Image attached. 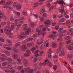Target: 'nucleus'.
<instances>
[{"instance_id": "10", "label": "nucleus", "mask_w": 73, "mask_h": 73, "mask_svg": "<svg viewBox=\"0 0 73 73\" xmlns=\"http://www.w3.org/2000/svg\"><path fill=\"white\" fill-rule=\"evenodd\" d=\"M47 61H48V60H46L43 62V63H42L41 62L39 64L40 66H43V65H46V62H47Z\"/></svg>"}, {"instance_id": "31", "label": "nucleus", "mask_w": 73, "mask_h": 73, "mask_svg": "<svg viewBox=\"0 0 73 73\" xmlns=\"http://www.w3.org/2000/svg\"><path fill=\"white\" fill-rule=\"evenodd\" d=\"M0 16L2 17V18L4 16V15L1 12V11H0Z\"/></svg>"}, {"instance_id": "51", "label": "nucleus", "mask_w": 73, "mask_h": 73, "mask_svg": "<svg viewBox=\"0 0 73 73\" xmlns=\"http://www.w3.org/2000/svg\"><path fill=\"white\" fill-rule=\"evenodd\" d=\"M2 25H5L6 24V23L5 22H3L1 23Z\"/></svg>"}, {"instance_id": "24", "label": "nucleus", "mask_w": 73, "mask_h": 73, "mask_svg": "<svg viewBox=\"0 0 73 73\" xmlns=\"http://www.w3.org/2000/svg\"><path fill=\"white\" fill-rule=\"evenodd\" d=\"M8 68L7 67H6L5 68V70L6 72H7V73H8V72H9L10 70L8 69Z\"/></svg>"}, {"instance_id": "12", "label": "nucleus", "mask_w": 73, "mask_h": 73, "mask_svg": "<svg viewBox=\"0 0 73 73\" xmlns=\"http://www.w3.org/2000/svg\"><path fill=\"white\" fill-rule=\"evenodd\" d=\"M20 13L19 12H17L15 15L14 16V17L15 18H19V16H20Z\"/></svg>"}, {"instance_id": "4", "label": "nucleus", "mask_w": 73, "mask_h": 73, "mask_svg": "<svg viewBox=\"0 0 73 73\" xmlns=\"http://www.w3.org/2000/svg\"><path fill=\"white\" fill-rule=\"evenodd\" d=\"M21 49L22 51H25L27 49V45L25 44H23L21 46Z\"/></svg>"}, {"instance_id": "33", "label": "nucleus", "mask_w": 73, "mask_h": 73, "mask_svg": "<svg viewBox=\"0 0 73 73\" xmlns=\"http://www.w3.org/2000/svg\"><path fill=\"white\" fill-rule=\"evenodd\" d=\"M24 20H25V19H24V18L23 17H21L19 18V21H23Z\"/></svg>"}, {"instance_id": "16", "label": "nucleus", "mask_w": 73, "mask_h": 73, "mask_svg": "<svg viewBox=\"0 0 73 73\" xmlns=\"http://www.w3.org/2000/svg\"><path fill=\"white\" fill-rule=\"evenodd\" d=\"M13 3L12 1H8L7 2L6 4L7 5H11Z\"/></svg>"}, {"instance_id": "2", "label": "nucleus", "mask_w": 73, "mask_h": 73, "mask_svg": "<svg viewBox=\"0 0 73 73\" xmlns=\"http://www.w3.org/2000/svg\"><path fill=\"white\" fill-rule=\"evenodd\" d=\"M61 47H59L57 50V52L58 53L60 52L59 56H64V49H62Z\"/></svg>"}, {"instance_id": "41", "label": "nucleus", "mask_w": 73, "mask_h": 73, "mask_svg": "<svg viewBox=\"0 0 73 73\" xmlns=\"http://www.w3.org/2000/svg\"><path fill=\"white\" fill-rule=\"evenodd\" d=\"M24 56L25 57H29L30 55L27 53L24 54Z\"/></svg>"}, {"instance_id": "50", "label": "nucleus", "mask_w": 73, "mask_h": 73, "mask_svg": "<svg viewBox=\"0 0 73 73\" xmlns=\"http://www.w3.org/2000/svg\"><path fill=\"white\" fill-rule=\"evenodd\" d=\"M54 7V6H52V7L49 9V11H52V10H53Z\"/></svg>"}, {"instance_id": "46", "label": "nucleus", "mask_w": 73, "mask_h": 73, "mask_svg": "<svg viewBox=\"0 0 73 73\" xmlns=\"http://www.w3.org/2000/svg\"><path fill=\"white\" fill-rule=\"evenodd\" d=\"M68 58H72L73 57V55H68L67 56Z\"/></svg>"}, {"instance_id": "23", "label": "nucleus", "mask_w": 73, "mask_h": 73, "mask_svg": "<svg viewBox=\"0 0 73 73\" xmlns=\"http://www.w3.org/2000/svg\"><path fill=\"white\" fill-rule=\"evenodd\" d=\"M7 68H8L10 70L13 69V66H11L10 65H8L7 66Z\"/></svg>"}, {"instance_id": "45", "label": "nucleus", "mask_w": 73, "mask_h": 73, "mask_svg": "<svg viewBox=\"0 0 73 73\" xmlns=\"http://www.w3.org/2000/svg\"><path fill=\"white\" fill-rule=\"evenodd\" d=\"M33 40V38H30L27 39V41H32Z\"/></svg>"}, {"instance_id": "34", "label": "nucleus", "mask_w": 73, "mask_h": 73, "mask_svg": "<svg viewBox=\"0 0 73 73\" xmlns=\"http://www.w3.org/2000/svg\"><path fill=\"white\" fill-rule=\"evenodd\" d=\"M20 44H21L20 42H17L15 44V46H19L20 45Z\"/></svg>"}, {"instance_id": "9", "label": "nucleus", "mask_w": 73, "mask_h": 73, "mask_svg": "<svg viewBox=\"0 0 73 73\" xmlns=\"http://www.w3.org/2000/svg\"><path fill=\"white\" fill-rule=\"evenodd\" d=\"M3 7L4 8H7V9H10V10H12L13 9V8L9 7H8L6 5H3Z\"/></svg>"}, {"instance_id": "58", "label": "nucleus", "mask_w": 73, "mask_h": 73, "mask_svg": "<svg viewBox=\"0 0 73 73\" xmlns=\"http://www.w3.org/2000/svg\"><path fill=\"white\" fill-rule=\"evenodd\" d=\"M38 5V3H36L34 4V7H37Z\"/></svg>"}, {"instance_id": "47", "label": "nucleus", "mask_w": 73, "mask_h": 73, "mask_svg": "<svg viewBox=\"0 0 73 73\" xmlns=\"http://www.w3.org/2000/svg\"><path fill=\"white\" fill-rule=\"evenodd\" d=\"M25 35H26V36H28V35H29V32L28 31H27L25 32Z\"/></svg>"}, {"instance_id": "17", "label": "nucleus", "mask_w": 73, "mask_h": 73, "mask_svg": "<svg viewBox=\"0 0 73 73\" xmlns=\"http://www.w3.org/2000/svg\"><path fill=\"white\" fill-rule=\"evenodd\" d=\"M44 22L45 24H49L50 23V21L49 19H47L45 20Z\"/></svg>"}, {"instance_id": "7", "label": "nucleus", "mask_w": 73, "mask_h": 73, "mask_svg": "<svg viewBox=\"0 0 73 73\" xmlns=\"http://www.w3.org/2000/svg\"><path fill=\"white\" fill-rule=\"evenodd\" d=\"M25 37V34L23 33L20 35L18 36V39H20L21 38H23V37Z\"/></svg>"}, {"instance_id": "56", "label": "nucleus", "mask_w": 73, "mask_h": 73, "mask_svg": "<svg viewBox=\"0 0 73 73\" xmlns=\"http://www.w3.org/2000/svg\"><path fill=\"white\" fill-rule=\"evenodd\" d=\"M70 42H71V40H68L67 41H66V43L67 44H70Z\"/></svg>"}, {"instance_id": "36", "label": "nucleus", "mask_w": 73, "mask_h": 73, "mask_svg": "<svg viewBox=\"0 0 73 73\" xmlns=\"http://www.w3.org/2000/svg\"><path fill=\"white\" fill-rule=\"evenodd\" d=\"M62 38L59 37L57 39V41H62Z\"/></svg>"}, {"instance_id": "20", "label": "nucleus", "mask_w": 73, "mask_h": 73, "mask_svg": "<svg viewBox=\"0 0 73 73\" xmlns=\"http://www.w3.org/2000/svg\"><path fill=\"white\" fill-rule=\"evenodd\" d=\"M29 70H30V68L29 67H28L25 69V72L26 73L29 72Z\"/></svg>"}, {"instance_id": "8", "label": "nucleus", "mask_w": 73, "mask_h": 73, "mask_svg": "<svg viewBox=\"0 0 73 73\" xmlns=\"http://www.w3.org/2000/svg\"><path fill=\"white\" fill-rule=\"evenodd\" d=\"M46 64H47L48 66H49L50 67H52L53 66V64L51 63L50 62H49L48 60H47V61L46 62Z\"/></svg>"}, {"instance_id": "21", "label": "nucleus", "mask_w": 73, "mask_h": 73, "mask_svg": "<svg viewBox=\"0 0 73 73\" xmlns=\"http://www.w3.org/2000/svg\"><path fill=\"white\" fill-rule=\"evenodd\" d=\"M68 49L70 50H71L73 49V46H72V45H71L70 46H68Z\"/></svg>"}, {"instance_id": "64", "label": "nucleus", "mask_w": 73, "mask_h": 73, "mask_svg": "<svg viewBox=\"0 0 73 73\" xmlns=\"http://www.w3.org/2000/svg\"><path fill=\"white\" fill-rule=\"evenodd\" d=\"M11 73H14L15 72V70H13L11 71Z\"/></svg>"}, {"instance_id": "44", "label": "nucleus", "mask_w": 73, "mask_h": 73, "mask_svg": "<svg viewBox=\"0 0 73 73\" xmlns=\"http://www.w3.org/2000/svg\"><path fill=\"white\" fill-rule=\"evenodd\" d=\"M0 41H2V42H4L5 41V40L4 39V38H0Z\"/></svg>"}, {"instance_id": "22", "label": "nucleus", "mask_w": 73, "mask_h": 73, "mask_svg": "<svg viewBox=\"0 0 73 73\" xmlns=\"http://www.w3.org/2000/svg\"><path fill=\"white\" fill-rule=\"evenodd\" d=\"M12 56L13 57L14 59L16 60L17 58V57H18V55H17V54H14L13 56Z\"/></svg>"}, {"instance_id": "5", "label": "nucleus", "mask_w": 73, "mask_h": 73, "mask_svg": "<svg viewBox=\"0 0 73 73\" xmlns=\"http://www.w3.org/2000/svg\"><path fill=\"white\" fill-rule=\"evenodd\" d=\"M61 8L62 9H59V11L60 13H61V14H62V13H63V12H64V6H61Z\"/></svg>"}, {"instance_id": "3", "label": "nucleus", "mask_w": 73, "mask_h": 73, "mask_svg": "<svg viewBox=\"0 0 73 73\" xmlns=\"http://www.w3.org/2000/svg\"><path fill=\"white\" fill-rule=\"evenodd\" d=\"M13 7H16L17 9L18 10H20L21 9V5L20 4H17L16 2H14L13 4Z\"/></svg>"}, {"instance_id": "15", "label": "nucleus", "mask_w": 73, "mask_h": 73, "mask_svg": "<svg viewBox=\"0 0 73 73\" xmlns=\"http://www.w3.org/2000/svg\"><path fill=\"white\" fill-rule=\"evenodd\" d=\"M63 31V28H61L59 29L58 31V32L59 33H61V34H62Z\"/></svg>"}, {"instance_id": "43", "label": "nucleus", "mask_w": 73, "mask_h": 73, "mask_svg": "<svg viewBox=\"0 0 73 73\" xmlns=\"http://www.w3.org/2000/svg\"><path fill=\"white\" fill-rule=\"evenodd\" d=\"M7 60L9 62H12L13 60L11 58H8L7 59Z\"/></svg>"}, {"instance_id": "30", "label": "nucleus", "mask_w": 73, "mask_h": 73, "mask_svg": "<svg viewBox=\"0 0 73 73\" xmlns=\"http://www.w3.org/2000/svg\"><path fill=\"white\" fill-rule=\"evenodd\" d=\"M64 39L65 40H70V37L69 36H67L64 37Z\"/></svg>"}, {"instance_id": "39", "label": "nucleus", "mask_w": 73, "mask_h": 73, "mask_svg": "<svg viewBox=\"0 0 73 73\" xmlns=\"http://www.w3.org/2000/svg\"><path fill=\"white\" fill-rule=\"evenodd\" d=\"M64 21L65 19L64 18H62L60 20V23H63V22H64Z\"/></svg>"}, {"instance_id": "37", "label": "nucleus", "mask_w": 73, "mask_h": 73, "mask_svg": "<svg viewBox=\"0 0 73 73\" xmlns=\"http://www.w3.org/2000/svg\"><path fill=\"white\" fill-rule=\"evenodd\" d=\"M21 25H19L17 26V28L16 30L17 31H18L19 29L20 28V26Z\"/></svg>"}, {"instance_id": "53", "label": "nucleus", "mask_w": 73, "mask_h": 73, "mask_svg": "<svg viewBox=\"0 0 73 73\" xmlns=\"http://www.w3.org/2000/svg\"><path fill=\"white\" fill-rule=\"evenodd\" d=\"M53 68L54 69V70H56V69H57V66H53Z\"/></svg>"}, {"instance_id": "11", "label": "nucleus", "mask_w": 73, "mask_h": 73, "mask_svg": "<svg viewBox=\"0 0 73 73\" xmlns=\"http://www.w3.org/2000/svg\"><path fill=\"white\" fill-rule=\"evenodd\" d=\"M36 32H38V36H40L41 35V31L39 30L38 28L36 30Z\"/></svg>"}, {"instance_id": "29", "label": "nucleus", "mask_w": 73, "mask_h": 73, "mask_svg": "<svg viewBox=\"0 0 73 73\" xmlns=\"http://www.w3.org/2000/svg\"><path fill=\"white\" fill-rule=\"evenodd\" d=\"M22 68H23V66H21L18 67L17 69L18 70H21Z\"/></svg>"}, {"instance_id": "26", "label": "nucleus", "mask_w": 73, "mask_h": 73, "mask_svg": "<svg viewBox=\"0 0 73 73\" xmlns=\"http://www.w3.org/2000/svg\"><path fill=\"white\" fill-rule=\"evenodd\" d=\"M5 54H6L7 56H10V54L9 53V52L8 51H6L5 52Z\"/></svg>"}, {"instance_id": "27", "label": "nucleus", "mask_w": 73, "mask_h": 73, "mask_svg": "<svg viewBox=\"0 0 73 73\" xmlns=\"http://www.w3.org/2000/svg\"><path fill=\"white\" fill-rule=\"evenodd\" d=\"M26 53L29 54H31L32 53L30 50H27L26 51Z\"/></svg>"}, {"instance_id": "40", "label": "nucleus", "mask_w": 73, "mask_h": 73, "mask_svg": "<svg viewBox=\"0 0 73 73\" xmlns=\"http://www.w3.org/2000/svg\"><path fill=\"white\" fill-rule=\"evenodd\" d=\"M49 37H50L51 38H54V35H50L49 36Z\"/></svg>"}, {"instance_id": "1", "label": "nucleus", "mask_w": 73, "mask_h": 73, "mask_svg": "<svg viewBox=\"0 0 73 73\" xmlns=\"http://www.w3.org/2000/svg\"><path fill=\"white\" fill-rule=\"evenodd\" d=\"M14 29H15V26L12 25L11 26V28L9 27H7V29H5L4 32L6 35L9 36H12V34L11 33V31Z\"/></svg>"}, {"instance_id": "28", "label": "nucleus", "mask_w": 73, "mask_h": 73, "mask_svg": "<svg viewBox=\"0 0 73 73\" xmlns=\"http://www.w3.org/2000/svg\"><path fill=\"white\" fill-rule=\"evenodd\" d=\"M13 50L14 53H18V52H19V51L18 50L16 49L13 48Z\"/></svg>"}, {"instance_id": "54", "label": "nucleus", "mask_w": 73, "mask_h": 73, "mask_svg": "<svg viewBox=\"0 0 73 73\" xmlns=\"http://www.w3.org/2000/svg\"><path fill=\"white\" fill-rule=\"evenodd\" d=\"M22 14H23V15L24 16H26L27 15V12H25V11L23 12Z\"/></svg>"}, {"instance_id": "35", "label": "nucleus", "mask_w": 73, "mask_h": 73, "mask_svg": "<svg viewBox=\"0 0 73 73\" xmlns=\"http://www.w3.org/2000/svg\"><path fill=\"white\" fill-rule=\"evenodd\" d=\"M30 25L32 28H33L35 27V23H31Z\"/></svg>"}, {"instance_id": "52", "label": "nucleus", "mask_w": 73, "mask_h": 73, "mask_svg": "<svg viewBox=\"0 0 73 73\" xmlns=\"http://www.w3.org/2000/svg\"><path fill=\"white\" fill-rule=\"evenodd\" d=\"M52 50L50 49H49L48 53H49V54H51L52 52Z\"/></svg>"}, {"instance_id": "32", "label": "nucleus", "mask_w": 73, "mask_h": 73, "mask_svg": "<svg viewBox=\"0 0 73 73\" xmlns=\"http://www.w3.org/2000/svg\"><path fill=\"white\" fill-rule=\"evenodd\" d=\"M34 44H33L32 43H29L27 44V46H32V45H34Z\"/></svg>"}, {"instance_id": "55", "label": "nucleus", "mask_w": 73, "mask_h": 73, "mask_svg": "<svg viewBox=\"0 0 73 73\" xmlns=\"http://www.w3.org/2000/svg\"><path fill=\"white\" fill-rule=\"evenodd\" d=\"M33 15L35 17V19H37V18H38V16L37 15L35 14H33Z\"/></svg>"}, {"instance_id": "61", "label": "nucleus", "mask_w": 73, "mask_h": 73, "mask_svg": "<svg viewBox=\"0 0 73 73\" xmlns=\"http://www.w3.org/2000/svg\"><path fill=\"white\" fill-rule=\"evenodd\" d=\"M23 62L25 63H27L28 62V61L26 59H24L23 60Z\"/></svg>"}, {"instance_id": "38", "label": "nucleus", "mask_w": 73, "mask_h": 73, "mask_svg": "<svg viewBox=\"0 0 73 73\" xmlns=\"http://www.w3.org/2000/svg\"><path fill=\"white\" fill-rule=\"evenodd\" d=\"M7 62H4L2 63V66H5V65H7Z\"/></svg>"}, {"instance_id": "59", "label": "nucleus", "mask_w": 73, "mask_h": 73, "mask_svg": "<svg viewBox=\"0 0 73 73\" xmlns=\"http://www.w3.org/2000/svg\"><path fill=\"white\" fill-rule=\"evenodd\" d=\"M1 57H3L5 58H7V56L5 55L4 54H2L1 55Z\"/></svg>"}, {"instance_id": "60", "label": "nucleus", "mask_w": 73, "mask_h": 73, "mask_svg": "<svg viewBox=\"0 0 73 73\" xmlns=\"http://www.w3.org/2000/svg\"><path fill=\"white\" fill-rule=\"evenodd\" d=\"M31 51H33V50H35L36 49L35 47H33L32 48L30 49Z\"/></svg>"}, {"instance_id": "48", "label": "nucleus", "mask_w": 73, "mask_h": 73, "mask_svg": "<svg viewBox=\"0 0 73 73\" xmlns=\"http://www.w3.org/2000/svg\"><path fill=\"white\" fill-rule=\"evenodd\" d=\"M24 65L26 67H27V66H29V64L28 63V62L25 63Z\"/></svg>"}, {"instance_id": "13", "label": "nucleus", "mask_w": 73, "mask_h": 73, "mask_svg": "<svg viewBox=\"0 0 73 73\" xmlns=\"http://www.w3.org/2000/svg\"><path fill=\"white\" fill-rule=\"evenodd\" d=\"M23 30L24 31H26L28 29V27H27V25L25 24L23 25Z\"/></svg>"}, {"instance_id": "14", "label": "nucleus", "mask_w": 73, "mask_h": 73, "mask_svg": "<svg viewBox=\"0 0 73 73\" xmlns=\"http://www.w3.org/2000/svg\"><path fill=\"white\" fill-rule=\"evenodd\" d=\"M45 12V8L43 7L40 10V14H42L44 12Z\"/></svg>"}, {"instance_id": "25", "label": "nucleus", "mask_w": 73, "mask_h": 73, "mask_svg": "<svg viewBox=\"0 0 73 73\" xmlns=\"http://www.w3.org/2000/svg\"><path fill=\"white\" fill-rule=\"evenodd\" d=\"M7 42H8V43H9V44H10V45H12V41H11V40L7 39Z\"/></svg>"}, {"instance_id": "49", "label": "nucleus", "mask_w": 73, "mask_h": 73, "mask_svg": "<svg viewBox=\"0 0 73 73\" xmlns=\"http://www.w3.org/2000/svg\"><path fill=\"white\" fill-rule=\"evenodd\" d=\"M50 5H51L50 3H48L47 4V7H48V8H49V7H50Z\"/></svg>"}, {"instance_id": "6", "label": "nucleus", "mask_w": 73, "mask_h": 73, "mask_svg": "<svg viewBox=\"0 0 73 73\" xmlns=\"http://www.w3.org/2000/svg\"><path fill=\"white\" fill-rule=\"evenodd\" d=\"M43 40H41V39H38L37 40V44L38 45H40L42 44L43 43Z\"/></svg>"}, {"instance_id": "18", "label": "nucleus", "mask_w": 73, "mask_h": 73, "mask_svg": "<svg viewBox=\"0 0 73 73\" xmlns=\"http://www.w3.org/2000/svg\"><path fill=\"white\" fill-rule=\"evenodd\" d=\"M58 3L60 4H62V5H63L64 4V2L63 0L62 1H61V0H60L59 1H58Z\"/></svg>"}, {"instance_id": "62", "label": "nucleus", "mask_w": 73, "mask_h": 73, "mask_svg": "<svg viewBox=\"0 0 73 73\" xmlns=\"http://www.w3.org/2000/svg\"><path fill=\"white\" fill-rule=\"evenodd\" d=\"M4 1L1 0L0 2V4H4Z\"/></svg>"}, {"instance_id": "57", "label": "nucleus", "mask_w": 73, "mask_h": 73, "mask_svg": "<svg viewBox=\"0 0 73 73\" xmlns=\"http://www.w3.org/2000/svg\"><path fill=\"white\" fill-rule=\"evenodd\" d=\"M31 29L30 28H29L27 30V31L28 32H31Z\"/></svg>"}, {"instance_id": "42", "label": "nucleus", "mask_w": 73, "mask_h": 73, "mask_svg": "<svg viewBox=\"0 0 73 73\" xmlns=\"http://www.w3.org/2000/svg\"><path fill=\"white\" fill-rule=\"evenodd\" d=\"M28 41V40H27V39H26L22 42V44H26L27 43V42Z\"/></svg>"}, {"instance_id": "63", "label": "nucleus", "mask_w": 73, "mask_h": 73, "mask_svg": "<svg viewBox=\"0 0 73 73\" xmlns=\"http://www.w3.org/2000/svg\"><path fill=\"white\" fill-rule=\"evenodd\" d=\"M33 70L32 69H31V70H29V73H33Z\"/></svg>"}, {"instance_id": "19", "label": "nucleus", "mask_w": 73, "mask_h": 73, "mask_svg": "<svg viewBox=\"0 0 73 73\" xmlns=\"http://www.w3.org/2000/svg\"><path fill=\"white\" fill-rule=\"evenodd\" d=\"M57 46V44H56V43H55V42H54L52 44V47L53 48H56Z\"/></svg>"}]
</instances>
